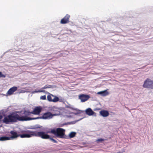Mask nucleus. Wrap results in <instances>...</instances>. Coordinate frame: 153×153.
Returning a JSON list of instances; mask_svg holds the SVG:
<instances>
[{"label": "nucleus", "mask_w": 153, "mask_h": 153, "mask_svg": "<svg viewBox=\"0 0 153 153\" xmlns=\"http://www.w3.org/2000/svg\"><path fill=\"white\" fill-rule=\"evenodd\" d=\"M45 93H47L48 94L47 96V98L49 102H56L58 101H61V100H59V98L58 97L54 96L52 94L49 93L46 91Z\"/></svg>", "instance_id": "nucleus-4"}, {"label": "nucleus", "mask_w": 153, "mask_h": 153, "mask_svg": "<svg viewBox=\"0 0 153 153\" xmlns=\"http://www.w3.org/2000/svg\"><path fill=\"white\" fill-rule=\"evenodd\" d=\"M6 77V76L5 75L3 74L1 72H0V78L1 77H3L5 78Z\"/></svg>", "instance_id": "nucleus-21"}, {"label": "nucleus", "mask_w": 153, "mask_h": 153, "mask_svg": "<svg viewBox=\"0 0 153 153\" xmlns=\"http://www.w3.org/2000/svg\"><path fill=\"white\" fill-rule=\"evenodd\" d=\"M85 113L86 114L89 116H91L94 115L95 113L92 111L91 108H88L85 110Z\"/></svg>", "instance_id": "nucleus-11"}, {"label": "nucleus", "mask_w": 153, "mask_h": 153, "mask_svg": "<svg viewBox=\"0 0 153 153\" xmlns=\"http://www.w3.org/2000/svg\"><path fill=\"white\" fill-rule=\"evenodd\" d=\"M67 107L68 108H70L71 109H73V108L69 106H67Z\"/></svg>", "instance_id": "nucleus-23"}, {"label": "nucleus", "mask_w": 153, "mask_h": 153, "mask_svg": "<svg viewBox=\"0 0 153 153\" xmlns=\"http://www.w3.org/2000/svg\"><path fill=\"white\" fill-rule=\"evenodd\" d=\"M10 140L9 137L6 136H3L0 137V140L3 141Z\"/></svg>", "instance_id": "nucleus-14"}, {"label": "nucleus", "mask_w": 153, "mask_h": 153, "mask_svg": "<svg viewBox=\"0 0 153 153\" xmlns=\"http://www.w3.org/2000/svg\"><path fill=\"white\" fill-rule=\"evenodd\" d=\"M143 86L144 88H150L153 89V81L149 78H147L144 81Z\"/></svg>", "instance_id": "nucleus-5"}, {"label": "nucleus", "mask_w": 153, "mask_h": 153, "mask_svg": "<svg viewBox=\"0 0 153 153\" xmlns=\"http://www.w3.org/2000/svg\"><path fill=\"white\" fill-rule=\"evenodd\" d=\"M70 16V15L67 14L60 21V23L62 24L68 23L69 22V19Z\"/></svg>", "instance_id": "nucleus-7"}, {"label": "nucleus", "mask_w": 153, "mask_h": 153, "mask_svg": "<svg viewBox=\"0 0 153 153\" xmlns=\"http://www.w3.org/2000/svg\"><path fill=\"white\" fill-rule=\"evenodd\" d=\"M100 114L103 117H107L109 115L108 112L106 110H102L100 112Z\"/></svg>", "instance_id": "nucleus-12"}, {"label": "nucleus", "mask_w": 153, "mask_h": 153, "mask_svg": "<svg viewBox=\"0 0 153 153\" xmlns=\"http://www.w3.org/2000/svg\"><path fill=\"white\" fill-rule=\"evenodd\" d=\"M42 108L39 107L35 108L33 111H24L21 114L19 115L16 113H12L5 117L3 120V122L5 124L9 123L16 122L18 121H26L33 120L39 119L40 117L35 118H30L29 117L31 114H39L41 112Z\"/></svg>", "instance_id": "nucleus-1"}, {"label": "nucleus", "mask_w": 153, "mask_h": 153, "mask_svg": "<svg viewBox=\"0 0 153 153\" xmlns=\"http://www.w3.org/2000/svg\"><path fill=\"white\" fill-rule=\"evenodd\" d=\"M56 114H52L50 112H47L44 113L41 117H40L39 119L49 120L52 118L53 116L56 115Z\"/></svg>", "instance_id": "nucleus-6"}, {"label": "nucleus", "mask_w": 153, "mask_h": 153, "mask_svg": "<svg viewBox=\"0 0 153 153\" xmlns=\"http://www.w3.org/2000/svg\"><path fill=\"white\" fill-rule=\"evenodd\" d=\"M49 139L51 140L54 143H57V142L56 140L53 139L52 138H51L49 137L47 139Z\"/></svg>", "instance_id": "nucleus-20"}, {"label": "nucleus", "mask_w": 153, "mask_h": 153, "mask_svg": "<svg viewBox=\"0 0 153 153\" xmlns=\"http://www.w3.org/2000/svg\"><path fill=\"white\" fill-rule=\"evenodd\" d=\"M17 88L16 86H13L10 88L7 91V95H11L17 89Z\"/></svg>", "instance_id": "nucleus-10"}, {"label": "nucleus", "mask_w": 153, "mask_h": 153, "mask_svg": "<svg viewBox=\"0 0 153 153\" xmlns=\"http://www.w3.org/2000/svg\"><path fill=\"white\" fill-rule=\"evenodd\" d=\"M105 139H104L102 138H99L97 140H96V141L97 142H102L103 141H104Z\"/></svg>", "instance_id": "nucleus-17"}, {"label": "nucleus", "mask_w": 153, "mask_h": 153, "mask_svg": "<svg viewBox=\"0 0 153 153\" xmlns=\"http://www.w3.org/2000/svg\"><path fill=\"white\" fill-rule=\"evenodd\" d=\"M90 98V96L88 95L81 94L79 96V99L81 100L82 102H84Z\"/></svg>", "instance_id": "nucleus-8"}, {"label": "nucleus", "mask_w": 153, "mask_h": 153, "mask_svg": "<svg viewBox=\"0 0 153 153\" xmlns=\"http://www.w3.org/2000/svg\"><path fill=\"white\" fill-rule=\"evenodd\" d=\"M122 153V152H118L117 153Z\"/></svg>", "instance_id": "nucleus-24"}, {"label": "nucleus", "mask_w": 153, "mask_h": 153, "mask_svg": "<svg viewBox=\"0 0 153 153\" xmlns=\"http://www.w3.org/2000/svg\"><path fill=\"white\" fill-rule=\"evenodd\" d=\"M25 134H20V137L22 138H29L33 136L39 137L43 139H47L49 137V135L46 134L45 132L37 131L27 130L25 131Z\"/></svg>", "instance_id": "nucleus-2"}, {"label": "nucleus", "mask_w": 153, "mask_h": 153, "mask_svg": "<svg viewBox=\"0 0 153 153\" xmlns=\"http://www.w3.org/2000/svg\"><path fill=\"white\" fill-rule=\"evenodd\" d=\"M40 99L42 100H45L46 99V96L45 95L42 96L40 97Z\"/></svg>", "instance_id": "nucleus-19"}, {"label": "nucleus", "mask_w": 153, "mask_h": 153, "mask_svg": "<svg viewBox=\"0 0 153 153\" xmlns=\"http://www.w3.org/2000/svg\"><path fill=\"white\" fill-rule=\"evenodd\" d=\"M76 133L75 132H71L69 134V137L70 138L74 137L76 135Z\"/></svg>", "instance_id": "nucleus-16"}, {"label": "nucleus", "mask_w": 153, "mask_h": 153, "mask_svg": "<svg viewBox=\"0 0 153 153\" xmlns=\"http://www.w3.org/2000/svg\"><path fill=\"white\" fill-rule=\"evenodd\" d=\"M3 118L2 116L0 115V121Z\"/></svg>", "instance_id": "nucleus-22"}, {"label": "nucleus", "mask_w": 153, "mask_h": 153, "mask_svg": "<svg viewBox=\"0 0 153 153\" xmlns=\"http://www.w3.org/2000/svg\"><path fill=\"white\" fill-rule=\"evenodd\" d=\"M98 94H102V95L103 96H106L109 94V93L107 91V90H105L103 91H101L98 92Z\"/></svg>", "instance_id": "nucleus-13"}, {"label": "nucleus", "mask_w": 153, "mask_h": 153, "mask_svg": "<svg viewBox=\"0 0 153 153\" xmlns=\"http://www.w3.org/2000/svg\"><path fill=\"white\" fill-rule=\"evenodd\" d=\"M65 130L61 128H58L56 130L52 129L50 133L53 134L57 137L63 138L65 137Z\"/></svg>", "instance_id": "nucleus-3"}, {"label": "nucleus", "mask_w": 153, "mask_h": 153, "mask_svg": "<svg viewBox=\"0 0 153 153\" xmlns=\"http://www.w3.org/2000/svg\"><path fill=\"white\" fill-rule=\"evenodd\" d=\"M52 87V86L51 85H45L44 87L41 88V89L43 90L46 89L48 88H51Z\"/></svg>", "instance_id": "nucleus-15"}, {"label": "nucleus", "mask_w": 153, "mask_h": 153, "mask_svg": "<svg viewBox=\"0 0 153 153\" xmlns=\"http://www.w3.org/2000/svg\"><path fill=\"white\" fill-rule=\"evenodd\" d=\"M10 133L12 135L10 137H9L10 140L16 138L20 136V134H18L17 133L14 131H11L10 132Z\"/></svg>", "instance_id": "nucleus-9"}, {"label": "nucleus", "mask_w": 153, "mask_h": 153, "mask_svg": "<svg viewBox=\"0 0 153 153\" xmlns=\"http://www.w3.org/2000/svg\"><path fill=\"white\" fill-rule=\"evenodd\" d=\"M46 91L45 90H38V91H35L34 92H33V93H38V92H45Z\"/></svg>", "instance_id": "nucleus-18"}]
</instances>
